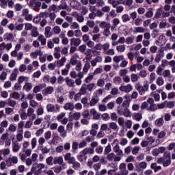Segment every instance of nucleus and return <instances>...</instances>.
<instances>
[{
    "instance_id": "obj_1",
    "label": "nucleus",
    "mask_w": 175,
    "mask_h": 175,
    "mask_svg": "<svg viewBox=\"0 0 175 175\" xmlns=\"http://www.w3.org/2000/svg\"><path fill=\"white\" fill-rule=\"evenodd\" d=\"M157 162L159 165H163L164 167H167L172 165V156L170 153H165L163 157L158 158Z\"/></svg>"
},
{
    "instance_id": "obj_2",
    "label": "nucleus",
    "mask_w": 175,
    "mask_h": 175,
    "mask_svg": "<svg viewBox=\"0 0 175 175\" xmlns=\"http://www.w3.org/2000/svg\"><path fill=\"white\" fill-rule=\"evenodd\" d=\"M78 58L79 55L76 53L74 54L70 59V64L72 66H75V70H77V72H80V70H81L83 65L81 64V61L77 59Z\"/></svg>"
},
{
    "instance_id": "obj_3",
    "label": "nucleus",
    "mask_w": 175,
    "mask_h": 175,
    "mask_svg": "<svg viewBox=\"0 0 175 175\" xmlns=\"http://www.w3.org/2000/svg\"><path fill=\"white\" fill-rule=\"evenodd\" d=\"M135 90L138 91L139 95H144L147 91H148L149 85L148 83H144L143 86L140 83H137L135 86Z\"/></svg>"
},
{
    "instance_id": "obj_4",
    "label": "nucleus",
    "mask_w": 175,
    "mask_h": 175,
    "mask_svg": "<svg viewBox=\"0 0 175 175\" xmlns=\"http://www.w3.org/2000/svg\"><path fill=\"white\" fill-rule=\"evenodd\" d=\"M155 142V139L154 137L150 136L148 135H145V140H143L141 142L142 147H148V146H151L153 143Z\"/></svg>"
},
{
    "instance_id": "obj_5",
    "label": "nucleus",
    "mask_w": 175,
    "mask_h": 175,
    "mask_svg": "<svg viewBox=\"0 0 175 175\" xmlns=\"http://www.w3.org/2000/svg\"><path fill=\"white\" fill-rule=\"evenodd\" d=\"M110 23H107L106 22H102L100 23V28H102L104 29L103 35L104 36H110L111 34V32L110 31V27H111Z\"/></svg>"
},
{
    "instance_id": "obj_6",
    "label": "nucleus",
    "mask_w": 175,
    "mask_h": 175,
    "mask_svg": "<svg viewBox=\"0 0 175 175\" xmlns=\"http://www.w3.org/2000/svg\"><path fill=\"white\" fill-rule=\"evenodd\" d=\"M29 6L32 10H35V12H39V10L42 7V2L38 0H30Z\"/></svg>"
},
{
    "instance_id": "obj_7",
    "label": "nucleus",
    "mask_w": 175,
    "mask_h": 175,
    "mask_svg": "<svg viewBox=\"0 0 175 175\" xmlns=\"http://www.w3.org/2000/svg\"><path fill=\"white\" fill-rule=\"evenodd\" d=\"M118 113H119L120 116H124V117H132V114L131 113V111L129 109L125 108H120L118 107Z\"/></svg>"
},
{
    "instance_id": "obj_8",
    "label": "nucleus",
    "mask_w": 175,
    "mask_h": 175,
    "mask_svg": "<svg viewBox=\"0 0 175 175\" xmlns=\"http://www.w3.org/2000/svg\"><path fill=\"white\" fill-rule=\"evenodd\" d=\"M78 161L81 162V163H85V162L87 161V159L88 157H87V152L84 150V149L81 151L77 157Z\"/></svg>"
},
{
    "instance_id": "obj_9",
    "label": "nucleus",
    "mask_w": 175,
    "mask_h": 175,
    "mask_svg": "<svg viewBox=\"0 0 175 175\" xmlns=\"http://www.w3.org/2000/svg\"><path fill=\"white\" fill-rule=\"evenodd\" d=\"M18 163V158L16 156H13L12 157L8 158L6 161V164L8 167L12 166L13 165H16Z\"/></svg>"
},
{
    "instance_id": "obj_10",
    "label": "nucleus",
    "mask_w": 175,
    "mask_h": 175,
    "mask_svg": "<svg viewBox=\"0 0 175 175\" xmlns=\"http://www.w3.org/2000/svg\"><path fill=\"white\" fill-rule=\"evenodd\" d=\"M64 160L69 165H71L73 162H75L76 158H75V157H72V153L68 152L64 155Z\"/></svg>"
},
{
    "instance_id": "obj_11",
    "label": "nucleus",
    "mask_w": 175,
    "mask_h": 175,
    "mask_svg": "<svg viewBox=\"0 0 175 175\" xmlns=\"http://www.w3.org/2000/svg\"><path fill=\"white\" fill-rule=\"evenodd\" d=\"M116 172L115 170H107L106 169H103L100 171V173H96L95 175H114V173Z\"/></svg>"
},
{
    "instance_id": "obj_12",
    "label": "nucleus",
    "mask_w": 175,
    "mask_h": 175,
    "mask_svg": "<svg viewBox=\"0 0 175 175\" xmlns=\"http://www.w3.org/2000/svg\"><path fill=\"white\" fill-rule=\"evenodd\" d=\"M119 170H120L121 175H128L129 171L126 170V165L124 163H122L119 165Z\"/></svg>"
},
{
    "instance_id": "obj_13",
    "label": "nucleus",
    "mask_w": 175,
    "mask_h": 175,
    "mask_svg": "<svg viewBox=\"0 0 175 175\" xmlns=\"http://www.w3.org/2000/svg\"><path fill=\"white\" fill-rule=\"evenodd\" d=\"M99 103V96H98V95L96 94H94L92 96V98L90 101V106L91 107L95 106V105H96L97 103Z\"/></svg>"
},
{
    "instance_id": "obj_14",
    "label": "nucleus",
    "mask_w": 175,
    "mask_h": 175,
    "mask_svg": "<svg viewBox=\"0 0 175 175\" xmlns=\"http://www.w3.org/2000/svg\"><path fill=\"white\" fill-rule=\"evenodd\" d=\"M147 102L149 103L150 107L147 109L148 111H155V104L154 103V98H149L147 100Z\"/></svg>"
},
{
    "instance_id": "obj_15",
    "label": "nucleus",
    "mask_w": 175,
    "mask_h": 175,
    "mask_svg": "<svg viewBox=\"0 0 175 175\" xmlns=\"http://www.w3.org/2000/svg\"><path fill=\"white\" fill-rule=\"evenodd\" d=\"M53 92H54V88L53 86H48L42 90L44 96H47V95H50V94H53Z\"/></svg>"
},
{
    "instance_id": "obj_16",
    "label": "nucleus",
    "mask_w": 175,
    "mask_h": 175,
    "mask_svg": "<svg viewBox=\"0 0 175 175\" xmlns=\"http://www.w3.org/2000/svg\"><path fill=\"white\" fill-rule=\"evenodd\" d=\"M113 150L118 155L119 157H124V151L120 149V145L116 144L113 148Z\"/></svg>"
},
{
    "instance_id": "obj_17",
    "label": "nucleus",
    "mask_w": 175,
    "mask_h": 175,
    "mask_svg": "<svg viewBox=\"0 0 175 175\" xmlns=\"http://www.w3.org/2000/svg\"><path fill=\"white\" fill-rule=\"evenodd\" d=\"M59 10H67L70 12L71 9L68 6V3L65 1H62L59 5H58Z\"/></svg>"
},
{
    "instance_id": "obj_18",
    "label": "nucleus",
    "mask_w": 175,
    "mask_h": 175,
    "mask_svg": "<svg viewBox=\"0 0 175 175\" xmlns=\"http://www.w3.org/2000/svg\"><path fill=\"white\" fill-rule=\"evenodd\" d=\"M65 82L66 83V85L69 88H72L75 87V80L70 79L69 77H66Z\"/></svg>"
},
{
    "instance_id": "obj_19",
    "label": "nucleus",
    "mask_w": 175,
    "mask_h": 175,
    "mask_svg": "<svg viewBox=\"0 0 175 175\" xmlns=\"http://www.w3.org/2000/svg\"><path fill=\"white\" fill-rule=\"evenodd\" d=\"M64 110H69V111H73L75 110V104L73 103L70 102L67 103L64 106Z\"/></svg>"
},
{
    "instance_id": "obj_20",
    "label": "nucleus",
    "mask_w": 175,
    "mask_h": 175,
    "mask_svg": "<svg viewBox=\"0 0 175 175\" xmlns=\"http://www.w3.org/2000/svg\"><path fill=\"white\" fill-rule=\"evenodd\" d=\"M81 43V40H80V38H73L70 39L71 46H75V47H77L78 46H80Z\"/></svg>"
},
{
    "instance_id": "obj_21",
    "label": "nucleus",
    "mask_w": 175,
    "mask_h": 175,
    "mask_svg": "<svg viewBox=\"0 0 175 175\" xmlns=\"http://www.w3.org/2000/svg\"><path fill=\"white\" fill-rule=\"evenodd\" d=\"M64 163V158L62 156L55 157L53 159V164L54 165H62Z\"/></svg>"
},
{
    "instance_id": "obj_22",
    "label": "nucleus",
    "mask_w": 175,
    "mask_h": 175,
    "mask_svg": "<svg viewBox=\"0 0 175 175\" xmlns=\"http://www.w3.org/2000/svg\"><path fill=\"white\" fill-rule=\"evenodd\" d=\"M91 116H93V120H99L100 118V114L98 113V111L95 109L90 110Z\"/></svg>"
},
{
    "instance_id": "obj_23",
    "label": "nucleus",
    "mask_w": 175,
    "mask_h": 175,
    "mask_svg": "<svg viewBox=\"0 0 175 175\" xmlns=\"http://www.w3.org/2000/svg\"><path fill=\"white\" fill-rule=\"evenodd\" d=\"M80 117H81V113H80V112H75L71 117H70L69 121H73V120L77 121L78 120H80Z\"/></svg>"
},
{
    "instance_id": "obj_24",
    "label": "nucleus",
    "mask_w": 175,
    "mask_h": 175,
    "mask_svg": "<svg viewBox=\"0 0 175 175\" xmlns=\"http://www.w3.org/2000/svg\"><path fill=\"white\" fill-rule=\"evenodd\" d=\"M163 124H165V120H163V116L157 119L154 122V124L156 125V126L159 127L163 126Z\"/></svg>"
},
{
    "instance_id": "obj_25",
    "label": "nucleus",
    "mask_w": 175,
    "mask_h": 175,
    "mask_svg": "<svg viewBox=\"0 0 175 175\" xmlns=\"http://www.w3.org/2000/svg\"><path fill=\"white\" fill-rule=\"evenodd\" d=\"M18 113L21 116V120H27V118H28V117H29L28 113L27 112H25V109H21L18 111Z\"/></svg>"
},
{
    "instance_id": "obj_26",
    "label": "nucleus",
    "mask_w": 175,
    "mask_h": 175,
    "mask_svg": "<svg viewBox=\"0 0 175 175\" xmlns=\"http://www.w3.org/2000/svg\"><path fill=\"white\" fill-rule=\"evenodd\" d=\"M4 40H7V42H13L14 40V36H13V33H9L4 36Z\"/></svg>"
},
{
    "instance_id": "obj_27",
    "label": "nucleus",
    "mask_w": 175,
    "mask_h": 175,
    "mask_svg": "<svg viewBox=\"0 0 175 175\" xmlns=\"http://www.w3.org/2000/svg\"><path fill=\"white\" fill-rule=\"evenodd\" d=\"M150 168L154 170V173H157V172H159V170L162 169V167L158 165L157 163H152L150 165Z\"/></svg>"
},
{
    "instance_id": "obj_28",
    "label": "nucleus",
    "mask_w": 175,
    "mask_h": 175,
    "mask_svg": "<svg viewBox=\"0 0 175 175\" xmlns=\"http://www.w3.org/2000/svg\"><path fill=\"white\" fill-rule=\"evenodd\" d=\"M49 12H53V13H58L59 12V8L57 5L53 4L49 6Z\"/></svg>"
},
{
    "instance_id": "obj_29",
    "label": "nucleus",
    "mask_w": 175,
    "mask_h": 175,
    "mask_svg": "<svg viewBox=\"0 0 175 175\" xmlns=\"http://www.w3.org/2000/svg\"><path fill=\"white\" fill-rule=\"evenodd\" d=\"M71 165H72V169L74 170H79V169L81 167V164H80L79 161H76V159L74 160Z\"/></svg>"
},
{
    "instance_id": "obj_30",
    "label": "nucleus",
    "mask_w": 175,
    "mask_h": 175,
    "mask_svg": "<svg viewBox=\"0 0 175 175\" xmlns=\"http://www.w3.org/2000/svg\"><path fill=\"white\" fill-rule=\"evenodd\" d=\"M44 35H45L46 38H51V36L53 35L51 33V27L47 26V27H45Z\"/></svg>"
},
{
    "instance_id": "obj_31",
    "label": "nucleus",
    "mask_w": 175,
    "mask_h": 175,
    "mask_svg": "<svg viewBox=\"0 0 175 175\" xmlns=\"http://www.w3.org/2000/svg\"><path fill=\"white\" fill-rule=\"evenodd\" d=\"M42 54V50H36L35 52H33L30 54L31 58H33V59H36V58H38V55H40Z\"/></svg>"
},
{
    "instance_id": "obj_32",
    "label": "nucleus",
    "mask_w": 175,
    "mask_h": 175,
    "mask_svg": "<svg viewBox=\"0 0 175 175\" xmlns=\"http://www.w3.org/2000/svg\"><path fill=\"white\" fill-rule=\"evenodd\" d=\"M6 105L10 106V107H14V106L17 105V102H16V100H12V98H8L6 100Z\"/></svg>"
},
{
    "instance_id": "obj_33",
    "label": "nucleus",
    "mask_w": 175,
    "mask_h": 175,
    "mask_svg": "<svg viewBox=\"0 0 175 175\" xmlns=\"http://www.w3.org/2000/svg\"><path fill=\"white\" fill-rule=\"evenodd\" d=\"M31 172L34 173V175H40V173H42V170H40V168H38V167L34 166L31 167Z\"/></svg>"
},
{
    "instance_id": "obj_34",
    "label": "nucleus",
    "mask_w": 175,
    "mask_h": 175,
    "mask_svg": "<svg viewBox=\"0 0 175 175\" xmlns=\"http://www.w3.org/2000/svg\"><path fill=\"white\" fill-rule=\"evenodd\" d=\"M38 150H40L42 154H49L50 152V148H48L46 146H38Z\"/></svg>"
},
{
    "instance_id": "obj_35",
    "label": "nucleus",
    "mask_w": 175,
    "mask_h": 175,
    "mask_svg": "<svg viewBox=\"0 0 175 175\" xmlns=\"http://www.w3.org/2000/svg\"><path fill=\"white\" fill-rule=\"evenodd\" d=\"M79 150V142H73L72 144V152L74 154Z\"/></svg>"
},
{
    "instance_id": "obj_36",
    "label": "nucleus",
    "mask_w": 175,
    "mask_h": 175,
    "mask_svg": "<svg viewBox=\"0 0 175 175\" xmlns=\"http://www.w3.org/2000/svg\"><path fill=\"white\" fill-rule=\"evenodd\" d=\"M46 110L48 113H53V111H55V106L53 104H48L46 105Z\"/></svg>"
},
{
    "instance_id": "obj_37",
    "label": "nucleus",
    "mask_w": 175,
    "mask_h": 175,
    "mask_svg": "<svg viewBox=\"0 0 175 175\" xmlns=\"http://www.w3.org/2000/svg\"><path fill=\"white\" fill-rule=\"evenodd\" d=\"M91 68V64H90V62H87L83 66V73H88V70H90V68Z\"/></svg>"
},
{
    "instance_id": "obj_38",
    "label": "nucleus",
    "mask_w": 175,
    "mask_h": 175,
    "mask_svg": "<svg viewBox=\"0 0 175 175\" xmlns=\"http://www.w3.org/2000/svg\"><path fill=\"white\" fill-rule=\"evenodd\" d=\"M136 170H139V167L141 169H146L147 168V163L142 161L139 163V165H135Z\"/></svg>"
},
{
    "instance_id": "obj_39",
    "label": "nucleus",
    "mask_w": 175,
    "mask_h": 175,
    "mask_svg": "<svg viewBox=\"0 0 175 175\" xmlns=\"http://www.w3.org/2000/svg\"><path fill=\"white\" fill-rule=\"evenodd\" d=\"M134 32L136 33H144V32H146V29L143 27H135Z\"/></svg>"
},
{
    "instance_id": "obj_40",
    "label": "nucleus",
    "mask_w": 175,
    "mask_h": 175,
    "mask_svg": "<svg viewBox=\"0 0 175 175\" xmlns=\"http://www.w3.org/2000/svg\"><path fill=\"white\" fill-rule=\"evenodd\" d=\"M100 36H101L100 33L94 34L92 35V40L94 42H96V43H99V42H100Z\"/></svg>"
},
{
    "instance_id": "obj_41",
    "label": "nucleus",
    "mask_w": 175,
    "mask_h": 175,
    "mask_svg": "<svg viewBox=\"0 0 175 175\" xmlns=\"http://www.w3.org/2000/svg\"><path fill=\"white\" fill-rule=\"evenodd\" d=\"M31 36L33 38H38V36L39 35V31H38V27H34L31 30Z\"/></svg>"
},
{
    "instance_id": "obj_42",
    "label": "nucleus",
    "mask_w": 175,
    "mask_h": 175,
    "mask_svg": "<svg viewBox=\"0 0 175 175\" xmlns=\"http://www.w3.org/2000/svg\"><path fill=\"white\" fill-rule=\"evenodd\" d=\"M113 59L114 62H116V64H118L120 61H124V55L115 56Z\"/></svg>"
},
{
    "instance_id": "obj_43",
    "label": "nucleus",
    "mask_w": 175,
    "mask_h": 175,
    "mask_svg": "<svg viewBox=\"0 0 175 175\" xmlns=\"http://www.w3.org/2000/svg\"><path fill=\"white\" fill-rule=\"evenodd\" d=\"M94 87H95V83H88V84L85 83L86 90L88 91H89L90 92H91L94 90Z\"/></svg>"
},
{
    "instance_id": "obj_44",
    "label": "nucleus",
    "mask_w": 175,
    "mask_h": 175,
    "mask_svg": "<svg viewBox=\"0 0 175 175\" xmlns=\"http://www.w3.org/2000/svg\"><path fill=\"white\" fill-rule=\"evenodd\" d=\"M87 88L85 86V83L81 85V88H80L79 93L81 95H85L87 94Z\"/></svg>"
},
{
    "instance_id": "obj_45",
    "label": "nucleus",
    "mask_w": 175,
    "mask_h": 175,
    "mask_svg": "<svg viewBox=\"0 0 175 175\" xmlns=\"http://www.w3.org/2000/svg\"><path fill=\"white\" fill-rule=\"evenodd\" d=\"M115 157H116V154L114 152H111L109 154L108 153L107 155V159L109 162H113V161H114Z\"/></svg>"
},
{
    "instance_id": "obj_46",
    "label": "nucleus",
    "mask_w": 175,
    "mask_h": 175,
    "mask_svg": "<svg viewBox=\"0 0 175 175\" xmlns=\"http://www.w3.org/2000/svg\"><path fill=\"white\" fill-rule=\"evenodd\" d=\"M23 90H25L27 92H29L31 90H32V83H26L23 86Z\"/></svg>"
},
{
    "instance_id": "obj_47",
    "label": "nucleus",
    "mask_w": 175,
    "mask_h": 175,
    "mask_svg": "<svg viewBox=\"0 0 175 175\" xmlns=\"http://www.w3.org/2000/svg\"><path fill=\"white\" fill-rule=\"evenodd\" d=\"M122 20L123 23H128V21H131V16L127 14H124L122 16Z\"/></svg>"
},
{
    "instance_id": "obj_48",
    "label": "nucleus",
    "mask_w": 175,
    "mask_h": 175,
    "mask_svg": "<svg viewBox=\"0 0 175 175\" xmlns=\"http://www.w3.org/2000/svg\"><path fill=\"white\" fill-rule=\"evenodd\" d=\"M29 80V77H24V76H21L18 79V81L19 83H24V81H28Z\"/></svg>"
},
{
    "instance_id": "obj_49",
    "label": "nucleus",
    "mask_w": 175,
    "mask_h": 175,
    "mask_svg": "<svg viewBox=\"0 0 175 175\" xmlns=\"http://www.w3.org/2000/svg\"><path fill=\"white\" fill-rule=\"evenodd\" d=\"M38 40L41 42L42 46H44L46 44V38L43 35H40L38 38Z\"/></svg>"
},
{
    "instance_id": "obj_50",
    "label": "nucleus",
    "mask_w": 175,
    "mask_h": 175,
    "mask_svg": "<svg viewBox=\"0 0 175 175\" xmlns=\"http://www.w3.org/2000/svg\"><path fill=\"white\" fill-rule=\"evenodd\" d=\"M65 62H66V57H62L60 60L57 61V66H59V68L64 66Z\"/></svg>"
},
{
    "instance_id": "obj_51",
    "label": "nucleus",
    "mask_w": 175,
    "mask_h": 175,
    "mask_svg": "<svg viewBox=\"0 0 175 175\" xmlns=\"http://www.w3.org/2000/svg\"><path fill=\"white\" fill-rule=\"evenodd\" d=\"M85 150V152H86V154H95V150L94 149V148H85L83 149Z\"/></svg>"
},
{
    "instance_id": "obj_52",
    "label": "nucleus",
    "mask_w": 175,
    "mask_h": 175,
    "mask_svg": "<svg viewBox=\"0 0 175 175\" xmlns=\"http://www.w3.org/2000/svg\"><path fill=\"white\" fill-rule=\"evenodd\" d=\"M12 150L14 152H18V151H20V146L18 145V144H16L14 142L12 144Z\"/></svg>"
},
{
    "instance_id": "obj_53",
    "label": "nucleus",
    "mask_w": 175,
    "mask_h": 175,
    "mask_svg": "<svg viewBox=\"0 0 175 175\" xmlns=\"http://www.w3.org/2000/svg\"><path fill=\"white\" fill-rule=\"evenodd\" d=\"M58 140H59V137L58 135L53 136L51 141L52 144L57 146V144H58Z\"/></svg>"
},
{
    "instance_id": "obj_54",
    "label": "nucleus",
    "mask_w": 175,
    "mask_h": 175,
    "mask_svg": "<svg viewBox=\"0 0 175 175\" xmlns=\"http://www.w3.org/2000/svg\"><path fill=\"white\" fill-rule=\"evenodd\" d=\"M102 72H103V69L100 67H98L97 68H96L94 72H92V74L94 75V76H96L100 73H102Z\"/></svg>"
},
{
    "instance_id": "obj_55",
    "label": "nucleus",
    "mask_w": 175,
    "mask_h": 175,
    "mask_svg": "<svg viewBox=\"0 0 175 175\" xmlns=\"http://www.w3.org/2000/svg\"><path fill=\"white\" fill-rule=\"evenodd\" d=\"M164 83L165 80H163V78H162L161 77H159L156 81V83L157 84V85H159V87L162 86Z\"/></svg>"
},
{
    "instance_id": "obj_56",
    "label": "nucleus",
    "mask_w": 175,
    "mask_h": 175,
    "mask_svg": "<svg viewBox=\"0 0 175 175\" xmlns=\"http://www.w3.org/2000/svg\"><path fill=\"white\" fill-rule=\"evenodd\" d=\"M109 152H111V145H110V144H109L108 146L105 147V149L104 150V154L107 155V154H109Z\"/></svg>"
},
{
    "instance_id": "obj_57",
    "label": "nucleus",
    "mask_w": 175,
    "mask_h": 175,
    "mask_svg": "<svg viewBox=\"0 0 175 175\" xmlns=\"http://www.w3.org/2000/svg\"><path fill=\"white\" fill-rule=\"evenodd\" d=\"M116 50L119 53H124V51H125V50H126L125 45H119V46H116Z\"/></svg>"
},
{
    "instance_id": "obj_58",
    "label": "nucleus",
    "mask_w": 175,
    "mask_h": 175,
    "mask_svg": "<svg viewBox=\"0 0 175 175\" xmlns=\"http://www.w3.org/2000/svg\"><path fill=\"white\" fill-rule=\"evenodd\" d=\"M130 102L129 100H124L123 103H122V105H121L120 107H119L120 109H124V108H128L129 107V105H130Z\"/></svg>"
},
{
    "instance_id": "obj_59",
    "label": "nucleus",
    "mask_w": 175,
    "mask_h": 175,
    "mask_svg": "<svg viewBox=\"0 0 175 175\" xmlns=\"http://www.w3.org/2000/svg\"><path fill=\"white\" fill-rule=\"evenodd\" d=\"M23 8H24V5L20 4V3H16L14 5V9L16 12H21V10H23Z\"/></svg>"
},
{
    "instance_id": "obj_60",
    "label": "nucleus",
    "mask_w": 175,
    "mask_h": 175,
    "mask_svg": "<svg viewBox=\"0 0 175 175\" xmlns=\"http://www.w3.org/2000/svg\"><path fill=\"white\" fill-rule=\"evenodd\" d=\"M54 160V159L53 158V156H50L49 157H48L46 160V162L47 163V165H49V166H53V164L54 163H53V161Z\"/></svg>"
},
{
    "instance_id": "obj_61",
    "label": "nucleus",
    "mask_w": 175,
    "mask_h": 175,
    "mask_svg": "<svg viewBox=\"0 0 175 175\" xmlns=\"http://www.w3.org/2000/svg\"><path fill=\"white\" fill-rule=\"evenodd\" d=\"M94 75L92 73L88 75V77L85 78V83H91V81L94 79Z\"/></svg>"
},
{
    "instance_id": "obj_62",
    "label": "nucleus",
    "mask_w": 175,
    "mask_h": 175,
    "mask_svg": "<svg viewBox=\"0 0 175 175\" xmlns=\"http://www.w3.org/2000/svg\"><path fill=\"white\" fill-rule=\"evenodd\" d=\"M81 115L83 116V118H88V120L91 118L90 116V111L88 110L83 111Z\"/></svg>"
},
{
    "instance_id": "obj_63",
    "label": "nucleus",
    "mask_w": 175,
    "mask_h": 175,
    "mask_svg": "<svg viewBox=\"0 0 175 175\" xmlns=\"http://www.w3.org/2000/svg\"><path fill=\"white\" fill-rule=\"evenodd\" d=\"M10 96L14 99H18L20 98V94H18L17 92H14L10 95Z\"/></svg>"
},
{
    "instance_id": "obj_64",
    "label": "nucleus",
    "mask_w": 175,
    "mask_h": 175,
    "mask_svg": "<svg viewBox=\"0 0 175 175\" xmlns=\"http://www.w3.org/2000/svg\"><path fill=\"white\" fill-rule=\"evenodd\" d=\"M131 81L133 83H135L136 81H137V80H139V75H137V74H131Z\"/></svg>"
}]
</instances>
